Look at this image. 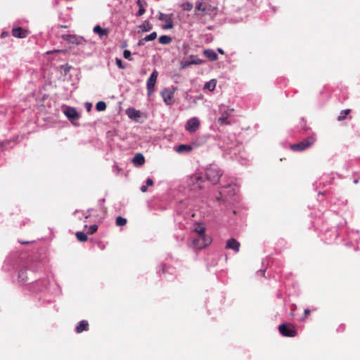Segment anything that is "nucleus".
<instances>
[{
    "label": "nucleus",
    "instance_id": "27",
    "mask_svg": "<svg viewBox=\"0 0 360 360\" xmlns=\"http://www.w3.org/2000/svg\"><path fill=\"white\" fill-rule=\"evenodd\" d=\"M158 40L162 44H169L172 41V37L167 35H162L160 37Z\"/></svg>",
    "mask_w": 360,
    "mask_h": 360
},
{
    "label": "nucleus",
    "instance_id": "2",
    "mask_svg": "<svg viewBox=\"0 0 360 360\" xmlns=\"http://www.w3.org/2000/svg\"><path fill=\"white\" fill-rule=\"evenodd\" d=\"M314 142L315 138L309 136L297 143L291 145L290 148L294 151H303L311 147Z\"/></svg>",
    "mask_w": 360,
    "mask_h": 360
},
{
    "label": "nucleus",
    "instance_id": "41",
    "mask_svg": "<svg viewBox=\"0 0 360 360\" xmlns=\"http://www.w3.org/2000/svg\"><path fill=\"white\" fill-rule=\"evenodd\" d=\"M8 32H3L1 33V37L2 38H4V37H7V36H8Z\"/></svg>",
    "mask_w": 360,
    "mask_h": 360
},
{
    "label": "nucleus",
    "instance_id": "15",
    "mask_svg": "<svg viewBox=\"0 0 360 360\" xmlns=\"http://www.w3.org/2000/svg\"><path fill=\"white\" fill-rule=\"evenodd\" d=\"M64 114L67 117L71 120H77L79 118V114L74 108L68 107L64 110Z\"/></svg>",
    "mask_w": 360,
    "mask_h": 360
},
{
    "label": "nucleus",
    "instance_id": "17",
    "mask_svg": "<svg viewBox=\"0 0 360 360\" xmlns=\"http://www.w3.org/2000/svg\"><path fill=\"white\" fill-rule=\"evenodd\" d=\"M87 330H89V323L86 320L81 321L76 327V332L77 333Z\"/></svg>",
    "mask_w": 360,
    "mask_h": 360
},
{
    "label": "nucleus",
    "instance_id": "14",
    "mask_svg": "<svg viewBox=\"0 0 360 360\" xmlns=\"http://www.w3.org/2000/svg\"><path fill=\"white\" fill-rule=\"evenodd\" d=\"M162 96L167 105H171L173 103L174 92L169 89H165L162 92Z\"/></svg>",
    "mask_w": 360,
    "mask_h": 360
},
{
    "label": "nucleus",
    "instance_id": "16",
    "mask_svg": "<svg viewBox=\"0 0 360 360\" xmlns=\"http://www.w3.org/2000/svg\"><path fill=\"white\" fill-rule=\"evenodd\" d=\"M126 112L129 118L134 120H138L141 117V112L133 108H128Z\"/></svg>",
    "mask_w": 360,
    "mask_h": 360
},
{
    "label": "nucleus",
    "instance_id": "40",
    "mask_svg": "<svg viewBox=\"0 0 360 360\" xmlns=\"http://www.w3.org/2000/svg\"><path fill=\"white\" fill-rule=\"evenodd\" d=\"M141 191L143 192V193H145L147 191V186H142L141 187Z\"/></svg>",
    "mask_w": 360,
    "mask_h": 360
},
{
    "label": "nucleus",
    "instance_id": "38",
    "mask_svg": "<svg viewBox=\"0 0 360 360\" xmlns=\"http://www.w3.org/2000/svg\"><path fill=\"white\" fill-rule=\"evenodd\" d=\"M310 314H311V310L310 309H305L304 310V316L303 319L307 318L308 316L310 315Z\"/></svg>",
    "mask_w": 360,
    "mask_h": 360
},
{
    "label": "nucleus",
    "instance_id": "22",
    "mask_svg": "<svg viewBox=\"0 0 360 360\" xmlns=\"http://www.w3.org/2000/svg\"><path fill=\"white\" fill-rule=\"evenodd\" d=\"M94 32L98 34L100 37H102L108 34V30L106 29H103L100 25H96L94 27Z\"/></svg>",
    "mask_w": 360,
    "mask_h": 360
},
{
    "label": "nucleus",
    "instance_id": "25",
    "mask_svg": "<svg viewBox=\"0 0 360 360\" xmlns=\"http://www.w3.org/2000/svg\"><path fill=\"white\" fill-rule=\"evenodd\" d=\"M27 278V269H23L20 270V271L18 273V280H19V281H20V282L26 281Z\"/></svg>",
    "mask_w": 360,
    "mask_h": 360
},
{
    "label": "nucleus",
    "instance_id": "48",
    "mask_svg": "<svg viewBox=\"0 0 360 360\" xmlns=\"http://www.w3.org/2000/svg\"><path fill=\"white\" fill-rule=\"evenodd\" d=\"M87 108H89V110H90V108H91V105L87 106Z\"/></svg>",
    "mask_w": 360,
    "mask_h": 360
},
{
    "label": "nucleus",
    "instance_id": "13",
    "mask_svg": "<svg viewBox=\"0 0 360 360\" xmlns=\"http://www.w3.org/2000/svg\"><path fill=\"white\" fill-rule=\"evenodd\" d=\"M29 32L22 29L20 27L13 28L12 30V34L16 38L23 39L27 37Z\"/></svg>",
    "mask_w": 360,
    "mask_h": 360
},
{
    "label": "nucleus",
    "instance_id": "21",
    "mask_svg": "<svg viewBox=\"0 0 360 360\" xmlns=\"http://www.w3.org/2000/svg\"><path fill=\"white\" fill-rule=\"evenodd\" d=\"M132 162L139 165H143L145 162V158L141 153H137L133 158Z\"/></svg>",
    "mask_w": 360,
    "mask_h": 360
},
{
    "label": "nucleus",
    "instance_id": "19",
    "mask_svg": "<svg viewBox=\"0 0 360 360\" xmlns=\"http://www.w3.org/2000/svg\"><path fill=\"white\" fill-rule=\"evenodd\" d=\"M205 230V226L202 224H195L192 229V231L198 233V236L206 235Z\"/></svg>",
    "mask_w": 360,
    "mask_h": 360
},
{
    "label": "nucleus",
    "instance_id": "30",
    "mask_svg": "<svg viewBox=\"0 0 360 360\" xmlns=\"http://www.w3.org/2000/svg\"><path fill=\"white\" fill-rule=\"evenodd\" d=\"M115 224L117 226H122L127 224V219L122 217H117L116 218Z\"/></svg>",
    "mask_w": 360,
    "mask_h": 360
},
{
    "label": "nucleus",
    "instance_id": "24",
    "mask_svg": "<svg viewBox=\"0 0 360 360\" xmlns=\"http://www.w3.org/2000/svg\"><path fill=\"white\" fill-rule=\"evenodd\" d=\"M193 149L192 146L190 145H186V144H181L178 146L176 149V152L178 153H182V152H190Z\"/></svg>",
    "mask_w": 360,
    "mask_h": 360
},
{
    "label": "nucleus",
    "instance_id": "6",
    "mask_svg": "<svg viewBox=\"0 0 360 360\" xmlns=\"http://www.w3.org/2000/svg\"><path fill=\"white\" fill-rule=\"evenodd\" d=\"M172 16V14H164L162 13H159L158 20L165 22V25H162V29L169 30L173 28L174 22Z\"/></svg>",
    "mask_w": 360,
    "mask_h": 360
},
{
    "label": "nucleus",
    "instance_id": "23",
    "mask_svg": "<svg viewBox=\"0 0 360 360\" xmlns=\"http://www.w3.org/2000/svg\"><path fill=\"white\" fill-rule=\"evenodd\" d=\"M139 28L141 29L143 32H149L153 29V25L149 21L146 20L139 25Z\"/></svg>",
    "mask_w": 360,
    "mask_h": 360
},
{
    "label": "nucleus",
    "instance_id": "10",
    "mask_svg": "<svg viewBox=\"0 0 360 360\" xmlns=\"http://www.w3.org/2000/svg\"><path fill=\"white\" fill-rule=\"evenodd\" d=\"M203 182V178L200 174H193L190 177V184L193 186V188H202Z\"/></svg>",
    "mask_w": 360,
    "mask_h": 360
},
{
    "label": "nucleus",
    "instance_id": "32",
    "mask_svg": "<svg viewBox=\"0 0 360 360\" xmlns=\"http://www.w3.org/2000/svg\"><path fill=\"white\" fill-rule=\"evenodd\" d=\"M157 38V33L155 32H153L150 33V34L145 37L143 40H145V41H150L155 39Z\"/></svg>",
    "mask_w": 360,
    "mask_h": 360
},
{
    "label": "nucleus",
    "instance_id": "7",
    "mask_svg": "<svg viewBox=\"0 0 360 360\" xmlns=\"http://www.w3.org/2000/svg\"><path fill=\"white\" fill-rule=\"evenodd\" d=\"M61 38L70 44L76 45L82 44L85 42V40L82 37L77 36L76 34H63Z\"/></svg>",
    "mask_w": 360,
    "mask_h": 360
},
{
    "label": "nucleus",
    "instance_id": "9",
    "mask_svg": "<svg viewBox=\"0 0 360 360\" xmlns=\"http://www.w3.org/2000/svg\"><path fill=\"white\" fill-rule=\"evenodd\" d=\"M158 76V72L155 70L152 72L150 77L147 80V90H148V95L150 96L154 90V86L155 85L157 78Z\"/></svg>",
    "mask_w": 360,
    "mask_h": 360
},
{
    "label": "nucleus",
    "instance_id": "4",
    "mask_svg": "<svg viewBox=\"0 0 360 360\" xmlns=\"http://www.w3.org/2000/svg\"><path fill=\"white\" fill-rule=\"evenodd\" d=\"M279 333L285 337H295L297 334L295 326L292 323H283L278 326Z\"/></svg>",
    "mask_w": 360,
    "mask_h": 360
},
{
    "label": "nucleus",
    "instance_id": "47",
    "mask_svg": "<svg viewBox=\"0 0 360 360\" xmlns=\"http://www.w3.org/2000/svg\"><path fill=\"white\" fill-rule=\"evenodd\" d=\"M87 108H89V110H90V108H91V105L87 106Z\"/></svg>",
    "mask_w": 360,
    "mask_h": 360
},
{
    "label": "nucleus",
    "instance_id": "34",
    "mask_svg": "<svg viewBox=\"0 0 360 360\" xmlns=\"http://www.w3.org/2000/svg\"><path fill=\"white\" fill-rule=\"evenodd\" d=\"M98 230V226L96 224H93L89 227V230L87 231V233L89 235L94 234L96 233Z\"/></svg>",
    "mask_w": 360,
    "mask_h": 360
},
{
    "label": "nucleus",
    "instance_id": "31",
    "mask_svg": "<svg viewBox=\"0 0 360 360\" xmlns=\"http://www.w3.org/2000/svg\"><path fill=\"white\" fill-rule=\"evenodd\" d=\"M106 103L104 101H98L96 105L98 111H103L106 109Z\"/></svg>",
    "mask_w": 360,
    "mask_h": 360
},
{
    "label": "nucleus",
    "instance_id": "1",
    "mask_svg": "<svg viewBox=\"0 0 360 360\" xmlns=\"http://www.w3.org/2000/svg\"><path fill=\"white\" fill-rule=\"evenodd\" d=\"M217 13V6L212 4L211 0H199L195 2L194 15L198 19H202L205 16L214 17Z\"/></svg>",
    "mask_w": 360,
    "mask_h": 360
},
{
    "label": "nucleus",
    "instance_id": "33",
    "mask_svg": "<svg viewBox=\"0 0 360 360\" xmlns=\"http://www.w3.org/2000/svg\"><path fill=\"white\" fill-rule=\"evenodd\" d=\"M181 7L184 10V11H191L193 8V4L191 3V2H185L182 5H181Z\"/></svg>",
    "mask_w": 360,
    "mask_h": 360
},
{
    "label": "nucleus",
    "instance_id": "43",
    "mask_svg": "<svg viewBox=\"0 0 360 360\" xmlns=\"http://www.w3.org/2000/svg\"><path fill=\"white\" fill-rule=\"evenodd\" d=\"M217 51H218L219 53H221V54H224V52L223 49H221V48H218V49H217Z\"/></svg>",
    "mask_w": 360,
    "mask_h": 360
},
{
    "label": "nucleus",
    "instance_id": "20",
    "mask_svg": "<svg viewBox=\"0 0 360 360\" xmlns=\"http://www.w3.org/2000/svg\"><path fill=\"white\" fill-rule=\"evenodd\" d=\"M137 4L139 7V9L136 13V16L140 17L145 13V12H146L145 6L147 4V3L145 0H138Z\"/></svg>",
    "mask_w": 360,
    "mask_h": 360
},
{
    "label": "nucleus",
    "instance_id": "46",
    "mask_svg": "<svg viewBox=\"0 0 360 360\" xmlns=\"http://www.w3.org/2000/svg\"><path fill=\"white\" fill-rule=\"evenodd\" d=\"M162 271H163V273H165V266L162 267Z\"/></svg>",
    "mask_w": 360,
    "mask_h": 360
},
{
    "label": "nucleus",
    "instance_id": "28",
    "mask_svg": "<svg viewBox=\"0 0 360 360\" xmlns=\"http://www.w3.org/2000/svg\"><path fill=\"white\" fill-rule=\"evenodd\" d=\"M217 82L215 79H212L210 82H207L205 84V88L209 89L210 91H212L214 90L216 87Z\"/></svg>",
    "mask_w": 360,
    "mask_h": 360
},
{
    "label": "nucleus",
    "instance_id": "39",
    "mask_svg": "<svg viewBox=\"0 0 360 360\" xmlns=\"http://www.w3.org/2000/svg\"><path fill=\"white\" fill-rule=\"evenodd\" d=\"M153 185V181L148 178L147 180H146V186H151Z\"/></svg>",
    "mask_w": 360,
    "mask_h": 360
},
{
    "label": "nucleus",
    "instance_id": "18",
    "mask_svg": "<svg viewBox=\"0 0 360 360\" xmlns=\"http://www.w3.org/2000/svg\"><path fill=\"white\" fill-rule=\"evenodd\" d=\"M203 53L210 61H215L218 58L217 53L212 49H205Z\"/></svg>",
    "mask_w": 360,
    "mask_h": 360
},
{
    "label": "nucleus",
    "instance_id": "36",
    "mask_svg": "<svg viewBox=\"0 0 360 360\" xmlns=\"http://www.w3.org/2000/svg\"><path fill=\"white\" fill-rule=\"evenodd\" d=\"M123 56L124 58L132 60V58L131 57V52L129 50H124L123 52Z\"/></svg>",
    "mask_w": 360,
    "mask_h": 360
},
{
    "label": "nucleus",
    "instance_id": "5",
    "mask_svg": "<svg viewBox=\"0 0 360 360\" xmlns=\"http://www.w3.org/2000/svg\"><path fill=\"white\" fill-rule=\"evenodd\" d=\"M212 238L207 236H198L196 238L193 240V245L197 249H202L211 244Z\"/></svg>",
    "mask_w": 360,
    "mask_h": 360
},
{
    "label": "nucleus",
    "instance_id": "26",
    "mask_svg": "<svg viewBox=\"0 0 360 360\" xmlns=\"http://www.w3.org/2000/svg\"><path fill=\"white\" fill-rule=\"evenodd\" d=\"M77 239L80 242H86L88 239L87 235L82 231H78L75 234Z\"/></svg>",
    "mask_w": 360,
    "mask_h": 360
},
{
    "label": "nucleus",
    "instance_id": "29",
    "mask_svg": "<svg viewBox=\"0 0 360 360\" xmlns=\"http://www.w3.org/2000/svg\"><path fill=\"white\" fill-rule=\"evenodd\" d=\"M350 112H351V110H349V109L342 110L340 112L339 116L338 117V120L342 121V120H345L347 116L350 113Z\"/></svg>",
    "mask_w": 360,
    "mask_h": 360
},
{
    "label": "nucleus",
    "instance_id": "35",
    "mask_svg": "<svg viewBox=\"0 0 360 360\" xmlns=\"http://www.w3.org/2000/svg\"><path fill=\"white\" fill-rule=\"evenodd\" d=\"M204 61L202 60V59H200V58H194V59H192L190 62H189V64L191 65H200V64H202Z\"/></svg>",
    "mask_w": 360,
    "mask_h": 360
},
{
    "label": "nucleus",
    "instance_id": "8",
    "mask_svg": "<svg viewBox=\"0 0 360 360\" xmlns=\"http://www.w3.org/2000/svg\"><path fill=\"white\" fill-rule=\"evenodd\" d=\"M200 127V121L197 117L188 120L185 125V129L190 133L195 132Z\"/></svg>",
    "mask_w": 360,
    "mask_h": 360
},
{
    "label": "nucleus",
    "instance_id": "44",
    "mask_svg": "<svg viewBox=\"0 0 360 360\" xmlns=\"http://www.w3.org/2000/svg\"><path fill=\"white\" fill-rule=\"evenodd\" d=\"M20 243L21 244H28V243H29V242L25 241V240L20 241Z\"/></svg>",
    "mask_w": 360,
    "mask_h": 360
},
{
    "label": "nucleus",
    "instance_id": "11",
    "mask_svg": "<svg viewBox=\"0 0 360 360\" xmlns=\"http://www.w3.org/2000/svg\"><path fill=\"white\" fill-rule=\"evenodd\" d=\"M233 110H234L233 109H228L224 111H221L220 112L221 116L218 119V122L221 125L231 124V122L228 120V118L230 116V115L233 112Z\"/></svg>",
    "mask_w": 360,
    "mask_h": 360
},
{
    "label": "nucleus",
    "instance_id": "3",
    "mask_svg": "<svg viewBox=\"0 0 360 360\" xmlns=\"http://www.w3.org/2000/svg\"><path fill=\"white\" fill-rule=\"evenodd\" d=\"M222 174L221 171L214 166H210L206 169V176L212 184H216L219 181Z\"/></svg>",
    "mask_w": 360,
    "mask_h": 360
},
{
    "label": "nucleus",
    "instance_id": "45",
    "mask_svg": "<svg viewBox=\"0 0 360 360\" xmlns=\"http://www.w3.org/2000/svg\"><path fill=\"white\" fill-rule=\"evenodd\" d=\"M61 28H67V25H60V26Z\"/></svg>",
    "mask_w": 360,
    "mask_h": 360
},
{
    "label": "nucleus",
    "instance_id": "12",
    "mask_svg": "<svg viewBox=\"0 0 360 360\" xmlns=\"http://www.w3.org/2000/svg\"><path fill=\"white\" fill-rule=\"evenodd\" d=\"M240 243L237 241L235 238H230L226 241L225 246L226 249L233 250L236 252H238L240 250Z\"/></svg>",
    "mask_w": 360,
    "mask_h": 360
},
{
    "label": "nucleus",
    "instance_id": "37",
    "mask_svg": "<svg viewBox=\"0 0 360 360\" xmlns=\"http://www.w3.org/2000/svg\"><path fill=\"white\" fill-rule=\"evenodd\" d=\"M116 65L120 68V69H124L125 65L123 64L121 59L116 58L115 59Z\"/></svg>",
    "mask_w": 360,
    "mask_h": 360
},
{
    "label": "nucleus",
    "instance_id": "42",
    "mask_svg": "<svg viewBox=\"0 0 360 360\" xmlns=\"http://www.w3.org/2000/svg\"><path fill=\"white\" fill-rule=\"evenodd\" d=\"M143 41H145V40H143V39L139 40V41L138 42V45L139 46L143 45Z\"/></svg>",
    "mask_w": 360,
    "mask_h": 360
}]
</instances>
